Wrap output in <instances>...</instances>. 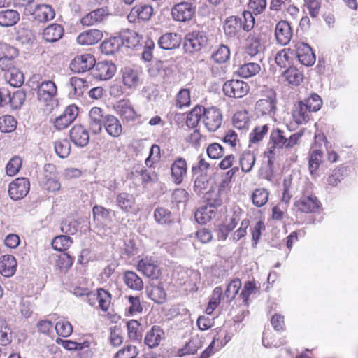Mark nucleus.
Listing matches in <instances>:
<instances>
[{"mask_svg": "<svg viewBox=\"0 0 358 358\" xmlns=\"http://www.w3.org/2000/svg\"><path fill=\"white\" fill-rule=\"evenodd\" d=\"M76 294H78L79 296H82L84 294L87 295V296L89 298V303L92 306L93 305V303L92 302V301L94 300V299H97L99 301V308L103 311H107L109 308V306L110 304V298H111L110 294L107 291L104 290L103 289H98L96 295L90 294L87 292H85V293L84 292H82V293L76 292Z\"/></svg>", "mask_w": 358, "mask_h": 358, "instance_id": "22", "label": "nucleus"}, {"mask_svg": "<svg viewBox=\"0 0 358 358\" xmlns=\"http://www.w3.org/2000/svg\"><path fill=\"white\" fill-rule=\"evenodd\" d=\"M262 47L258 34H250L247 40L246 53L250 57H255L260 54Z\"/></svg>", "mask_w": 358, "mask_h": 358, "instance_id": "38", "label": "nucleus"}, {"mask_svg": "<svg viewBox=\"0 0 358 358\" xmlns=\"http://www.w3.org/2000/svg\"><path fill=\"white\" fill-rule=\"evenodd\" d=\"M116 72V66L111 62L103 61L95 63L93 76L101 80L110 79Z\"/></svg>", "mask_w": 358, "mask_h": 358, "instance_id": "11", "label": "nucleus"}, {"mask_svg": "<svg viewBox=\"0 0 358 358\" xmlns=\"http://www.w3.org/2000/svg\"><path fill=\"white\" fill-rule=\"evenodd\" d=\"M230 57L229 48L224 45H221L217 50L213 52L211 55L212 59L216 63H224Z\"/></svg>", "mask_w": 358, "mask_h": 358, "instance_id": "51", "label": "nucleus"}, {"mask_svg": "<svg viewBox=\"0 0 358 358\" xmlns=\"http://www.w3.org/2000/svg\"><path fill=\"white\" fill-rule=\"evenodd\" d=\"M30 189L29 181L26 178H17L9 185L8 193L13 200H19L24 198Z\"/></svg>", "mask_w": 358, "mask_h": 358, "instance_id": "6", "label": "nucleus"}, {"mask_svg": "<svg viewBox=\"0 0 358 358\" xmlns=\"http://www.w3.org/2000/svg\"><path fill=\"white\" fill-rule=\"evenodd\" d=\"M275 108V99L272 97L260 99L255 104L257 113H259L262 115H268L271 116L274 115Z\"/></svg>", "mask_w": 358, "mask_h": 358, "instance_id": "33", "label": "nucleus"}, {"mask_svg": "<svg viewBox=\"0 0 358 358\" xmlns=\"http://www.w3.org/2000/svg\"><path fill=\"white\" fill-rule=\"evenodd\" d=\"M283 76L289 84L294 86L299 85L303 80V73L295 67H290L285 71Z\"/></svg>", "mask_w": 358, "mask_h": 358, "instance_id": "42", "label": "nucleus"}, {"mask_svg": "<svg viewBox=\"0 0 358 358\" xmlns=\"http://www.w3.org/2000/svg\"><path fill=\"white\" fill-rule=\"evenodd\" d=\"M57 91V86L53 81H43L38 85V99L42 102H48L56 96Z\"/></svg>", "mask_w": 358, "mask_h": 358, "instance_id": "17", "label": "nucleus"}, {"mask_svg": "<svg viewBox=\"0 0 358 358\" xmlns=\"http://www.w3.org/2000/svg\"><path fill=\"white\" fill-rule=\"evenodd\" d=\"M137 269L145 277L157 279L161 275L160 264L155 257H145L141 259L137 265Z\"/></svg>", "mask_w": 358, "mask_h": 358, "instance_id": "2", "label": "nucleus"}, {"mask_svg": "<svg viewBox=\"0 0 358 358\" xmlns=\"http://www.w3.org/2000/svg\"><path fill=\"white\" fill-rule=\"evenodd\" d=\"M113 108L122 120L132 121L136 119L137 114L129 100H120L114 105Z\"/></svg>", "mask_w": 358, "mask_h": 358, "instance_id": "13", "label": "nucleus"}, {"mask_svg": "<svg viewBox=\"0 0 358 358\" xmlns=\"http://www.w3.org/2000/svg\"><path fill=\"white\" fill-rule=\"evenodd\" d=\"M71 243L72 240L69 236L61 235L52 240V246L55 250L63 251L67 250Z\"/></svg>", "mask_w": 358, "mask_h": 358, "instance_id": "54", "label": "nucleus"}, {"mask_svg": "<svg viewBox=\"0 0 358 358\" xmlns=\"http://www.w3.org/2000/svg\"><path fill=\"white\" fill-rule=\"evenodd\" d=\"M117 206L124 212L136 213L138 210L136 208L134 196L127 192H121L116 196Z\"/></svg>", "mask_w": 358, "mask_h": 358, "instance_id": "24", "label": "nucleus"}, {"mask_svg": "<svg viewBox=\"0 0 358 358\" xmlns=\"http://www.w3.org/2000/svg\"><path fill=\"white\" fill-rule=\"evenodd\" d=\"M71 141L78 147L86 146L90 141V134L87 129L83 125L77 124L70 130Z\"/></svg>", "mask_w": 358, "mask_h": 358, "instance_id": "18", "label": "nucleus"}, {"mask_svg": "<svg viewBox=\"0 0 358 358\" xmlns=\"http://www.w3.org/2000/svg\"><path fill=\"white\" fill-rule=\"evenodd\" d=\"M310 113L311 112L303 104V102L301 101L293 110L292 117L297 124H302L309 120Z\"/></svg>", "mask_w": 358, "mask_h": 358, "instance_id": "36", "label": "nucleus"}, {"mask_svg": "<svg viewBox=\"0 0 358 358\" xmlns=\"http://www.w3.org/2000/svg\"><path fill=\"white\" fill-rule=\"evenodd\" d=\"M92 212L94 219L97 221H107L110 220L111 210L110 209L96 205L93 207Z\"/></svg>", "mask_w": 358, "mask_h": 358, "instance_id": "61", "label": "nucleus"}, {"mask_svg": "<svg viewBox=\"0 0 358 358\" xmlns=\"http://www.w3.org/2000/svg\"><path fill=\"white\" fill-rule=\"evenodd\" d=\"M78 115V108L76 105H70L66 108L62 115L54 120V127L57 130H62L71 124Z\"/></svg>", "mask_w": 358, "mask_h": 358, "instance_id": "9", "label": "nucleus"}, {"mask_svg": "<svg viewBox=\"0 0 358 358\" xmlns=\"http://www.w3.org/2000/svg\"><path fill=\"white\" fill-rule=\"evenodd\" d=\"M295 54L299 62L304 66H312L315 62L311 48L303 42H297L295 44Z\"/></svg>", "mask_w": 358, "mask_h": 358, "instance_id": "12", "label": "nucleus"}, {"mask_svg": "<svg viewBox=\"0 0 358 358\" xmlns=\"http://www.w3.org/2000/svg\"><path fill=\"white\" fill-rule=\"evenodd\" d=\"M224 94L231 98H242L249 92L248 83L240 80H230L224 83L222 87Z\"/></svg>", "mask_w": 358, "mask_h": 358, "instance_id": "3", "label": "nucleus"}, {"mask_svg": "<svg viewBox=\"0 0 358 358\" xmlns=\"http://www.w3.org/2000/svg\"><path fill=\"white\" fill-rule=\"evenodd\" d=\"M322 152L320 150H313L309 155L308 168L311 175L316 173L320 164L322 162Z\"/></svg>", "mask_w": 358, "mask_h": 358, "instance_id": "43", "label": "nucleus"}, {"mask_svg": "<svg viewBox=\"0 0 358 358\" xmlns=\"http://www.w3.org/2000/svg\"><path fill=\"white\" fill-rule=\"evenodd\" d=\"M268 126L267 124L257 126L250 134V142L257 143L261 141L268 133Z\"/></svg>", "mask_w": 358, "mask_h": 358, "instance_id": "59", "label": "nucleus"}, {"mask_svg": "<svg viewBox=\"0 0 358 358\" xmlns=\"http://www.w3.org/2000/svg\"><path fill=\"white\" fill-rule=\"evenodd\" d=\"M22 159L19 157H13L7 164L6 167V174L13 176L18 173L22 166Z\"/></svg>", "mask_w": 358, "mask_h": 358, "instance_id": "63", "label": "nucleus"}, {"mask_svg": "<svg viewBox=\"0 0 358 358\" xmlns=\"http://www.w3.org/2000/svg\"><path fill=\"white\" fill-rule=\"evenodd\" d=\"M109 11L106 7L94 10L81 19V23L85 26H92L103 22L108 16Z\"/></svg>", "mask_w": 358, "mask_h": 358, "instance_id": "19", "label": "nucleus"}, {"mask_svg": "<svg viewBox=\"0 0 358 358\" xmlns=\"http://www.w3.org/2000/svg\"><path fill=\"white\" fill-rule=\"evenodd\" d=\"M208 43V36L203 31H193L187 34L185 41V47L190 52L200 50Z\"/></svg>", "mask_w": 358, "mask_h": 358, "instance_id": "5", "label": "nucleus"}, {"mask_svg": "<svg viewBox=\"0 0 358 358\" xmlns=\"http://www.w3.org/2000/svg\"><path fill=\"white\" fill-rule=\"evenodd\" d=\"M260 69L261 68L258 63L248 62L239 67L238 73L243 78H249L255 76L259 72Z\"/></svg>", "mask_w": 358, "mask_h": 358, "instance_id": "44", "label": "nucleus"}, {"mask_svg": "<svg viewBox=\"0 0 358 358\" xmlns=\"http://www.w3.org/2000/svg\"><path fill=\"white\" fill-rule=\"evenodd\" d=\"M124 281L127 286L131 289L139 291L143 288L142 279L134 271H125L124 273Z\"/></svg>", "mask_w": 358, "mask_h": 358, "instance_id": "39", "label": "nucleus"}, {"mask_svg": "<svg viewBox=\"0 0 358 358\" xmlns=\"http://www.w3.org/2000/svg\"><path fill=\"white\" fill-rule=\"evenodd\" d=\"M233 123L234 125L239 129L248 127L249 124L248 112L245 110L236 112L233 117Z\"/></svg>", "mask_w": 358, "mask_h": 358, "instance_id": "57", "label": "nucleus"}, {"mask_svg": "<svg viewBox=\"0 0 358 358\" xmlns=\"http://www.w3.org/2000/svg\"><path fill=\"white\" fill-rule=\"evenodd\" d=\"M239 161L242 171L248 173L252 170L255 163V157L251 152L245 151L241 155Z\"/></svg>", "mask_w": 358, "mask_h": 358, "instance_id": "49", "label": "nucleus"}, {"mask_svg": "<svg viewBox=\"0 0 358 358\" xmlns=\"http://www.w3.org/2000/svg\"><path fill=\"white\" fill-rule=\"evenodd\" d=\"M171 179L176 185H180L187 176V165L182 157L177 158L171 166Z\"/></svg>", "mask_w": 358, "mask_h": 358, "instance_id": "15", "label": "nucleus"}, {"mask_svg": "<svg viewBox=\"0 0 358 358\" xmlns=\"http://www.w3.org/2000/svg\"><path fill=\"white\" fill-rule=\"evenodd\" d=\"M17 262L13 255H3L0 258V273L5 277L12 276L16 270Z\"/></svg>", "mask_w": 358, "mask_h": 358, "instance_id": "32", "label": "nucleus"}, {"mask_svg": "<svg viewBox=\"0 0 358 358\" xmlns=\"http://www.w3.org/2000/svg\"><path fill=\"white\" fill-rule=\"evenodd\" d=\"M203 122L209 131H215L222 124V115L220 110L215 107L204 108Z\"/></svg>", "mask_w": 358, "mask_h": 358, "instance_id": "4", "label": "nucleus"}, {"mask_svg": "<svg viewBox=\"0 0 358 358\" xmlns=\"http://www.w3.org/2000/svg\"><path fill=\"white\" fill-rule=\"evenodd\" d=\"M17 122L11 115L0 117V131L9 133L15 130Z\"/></svg>", "mask_w": 358, "mask_h": 358, "instance_id": "56", "label": "nucleus"}, {"mask_svg": "<svg viewBox=\"0 0 358 358\" xmlns=\"http://www.w3.org/2000/svg\"><path fill=\"white\" fill-rule=\"evenodd\" d=\"M147 294L157 303H162L166 299V292L159 285H152L147 288Z\"/></svg>", "mask_w": 358, "mask_h": 358, "instance_id": "45", "label": "nucleus"}, {"mask_svg": "<svg viewBox=\"0 0 358 358\" xmlns=\"http://www.w3.org/2000/svg\"><path fill=\"white\" fill-rule=\"evenodd\" d=\"M56 154L61 158H65L70 154L71 146L67 140L57 141L55 143Z\"/></svg>", "mask_w": 358, "mask_h": 358, "instance_id": "62", "label": "nucleus"}, {"mask_svg": "<svg viewBox=\"0 0 358 358\" xmlns=\"http://www.w3.org/2000/svg\"><path fill=\"white\" fill-rule=\"evenodd\" d=\"M196 7L189 2H181L175 5L171 10L173 18L179 22L191 20L195 13Z\"/></svg>", "mask_w": 358, "mask_h": 358, "instance_id": "8", "label": "nucleus"}, {"mask_svg": "<svg viewBox=\"0 0 358 358\" xmlns=\"http://www.w3.org/2000/svg\"><path fill=\"white\" fill-rule=\"evenodd\" d=\"M32 14L34 20L38 22H48L52 20L55 16V10L47 4L36 6Z\"/></svg>", "mask_w": 358, "mask_h": 358, "instance_id": "28", "label": "nucleus"}, {"mask_svg": "<svg viewBox=\"0 0 358 358\" xmlns=\"http://www.w3.org/2000/svg\"><path fill=\"white\" fill-rule=\"evenodd\" d=\"M105 115L103 110L99 107H93L88 114V127L93 134H99L103 129Z\"/></svg>", "mask_w": 358, "mask_h": 358, "instance_id": "7", "label": "nucleus"}, {"mask_svg": "<svg viewBox=\"0 0 358 358\" xmlns=\"http://www.w3.org/2000/svg\"><path fill=\"white\" fill-rule=\"evenodd\" d=\"M25 94L21 90H17L12 94L6 89H0V104L10 106L15 109L19 108L23 104Z\"/></svg>", "mask_w": 358, "mask_h": 358, "instance_id": "10", "label": "nucleus"}, {"mask_svg": "<svg viewBox=\"0 0 358 358\" xmlns=\"http://www.w3.org/2000/svg\"><path fill=\"white\" fill-rule=\"evenodd\" d=\"M216 215L215 207L211 204L203 206L195 212V220L201 224L210 222Z\"/></svg>", "mask_w": 358, "mask_h": 358, "instance_id": "30", "label": "nucleus"}, {"mask_svg": "<svg viewBox=\"0 0 358 358\" xmlns=\"http://www.w3.org/2000/svg\"><path fill=\"white\" fill-rule=\"evenodd\" d=\"M154 217L161 224H169L173 221L171 213L164 208H157L154 212Z\"/></svg>", "mask_w": 358, "mask_h": 358, "instance_id": "53", "label": "nucleus"}, {"mask_svg": "<svg viewBox=\"0 0 358 358\" xmlns=\"http://www.w3.org/2000/svg\"><path fill=\"white\" fill-rule=\"evenodd\" d=\"M164 338V332L159 326H153L145 334L144 343L150 348L157 347Z\"/></svg>", "mask_w": 358, "mask_h": 358, "instance_id": "26", "label": "nucleus"}, {"mask_svg": "<svg viewBox=\"0 0 358 358\" xmlns=\"http://www.w3.org/2000/svg\"><path fill=\"white\" fill-rule=\"evenodd\" d=\"M138 355V350L134 345H129L120 350L114 358H136Z\"/></svg>", "mask_w": 358, "mask_h": 358, "instance_id": "64", "label": "nucleus"}, {"mask_svg": "<svg viewBox=\"0 0 358 358\" xmlns=\"http://www.w3.org/2000/svg\"><path fill=\"white\" fill-rule=\"evenodd\" d=\"M294 206L301 212L311 213L320 208V203L313 195L303 196L295 201Z\"/></svg>", "mask_w": 358, "mask_h": 358, "instance_id": "14", "label": "nucleus"}, {"mask_svg": "<svg viewBox=\"0 0 358 358\" xmlns=\"http://www.w3.org/2000/svg\"><path fill=\"white\" fill-rule=\"evenodd\" d=\"M241 287V282L239 279L231 280L227 285L224 294V299H226L227 303H230L238 294Z\"/></svg>", "mask_w": 358, "mask_h": 358, "instance_id": "50", "label": "nucleus"}, {"mask_svg": "<svg viewBox=\"0 0 358 358\" xmlns=\"http://www.w3.org/2000/svg\"><path fill=\"white\" fill-rule=\"evenodd\" d=\"M64 34L63 27L58 24H52L44 29L43 38L47 42H56Z\"/></svg>", "mask_w": 358, "mask_h": 358, "instance_id": "34", "label": "nucleus"}, {"mask_svg": "<svg viewBox=\"0 0 358 358\" xmlns=\"http://www.w3.org/2000/svg\"><path fill=\"white\" fill-rule=\"evenodd\" d=\"M203 345L202 338L199 336H192L185 346L178 351L179 357H182L186 355H194L197 350Z\"/></svg>", "mask_w": 358, "mask_h": 358, "instance_id": "35", "label": "nucleus"}, {"mask_svg": "<svg viewBox=\"0 0 358 358\" xmlns=\"http://www.w3.org/2000/svg\"><path fill=\"white\" fill-rule=\"evenodd\" d=\"M275 36L279 44L282 45L288 44L292 36V31L288 22H279L275 26Z\"/></svg>", "mask_w": 358, "mask_h": 358, "instance_id": "23", "label": "nucleus"}, {"mask_svg": "<svg viewBox=\"0 0 358 358\" xmlns=\"http://www.w3.org/2000/svg\"><path fill=\"white\" fill-rule=\"evenodd\" d=\"M107 134L114 138L119 137L122 131V127L120 120L114 115L107 114L105 115L103 126Z\"/></svg>", "mask_w": 358, "mask_h": 358, "instance_id": "27", "label": "nucleus"}, {"mask_svg": "<svg viewBox=\"0 0 358 358\" xmlns=\"http://www.w3.org/2000/svg\"><path fill=\"white\" fill-rule=\"evenodd\" d=\"M6 80L13 87H19L24 83V75L17 69L13 68L5 73Z\"/></svg>", "mask_w": 358, "mask_h": 358, "instance_id": "40", "label": "nucleus"}, {"mask_svg": "<svg viewBox=\"0 0 358 358\" xmlns=\"http://www.w3.org/2000/svg\"><path fill=\"white\" fill-rule=\"evenodd\" d=\"M103 38L101 31L92 29L80 33L77 37V42L82 45H92L99 42Z\"/></svg>", "mask_w": 358, "mask_h": 358, "instance_id": "21", "label": "nucleus"}, {"mask_svg": "<svg viewBox=\"0 0 358 358\" xmlns=\"http://www.w3.org/2000/svg\"><path fill=\"white\" fill-rule=\"evenodd\" d=\"M303 102L310 112L318 111L322 106V99L315 93L311 94L310 96Z\"/></svg>", "mask_w": 358, "mask_h": 358, "instance_id": "55", "label": "nucleus"}, {"mask_svg": "<svg viewBox=\"0 0 358 358\" xmlns=\"http://www.w3.org/2000/svg\"><path fill=\"white\" fill-rule=\"evenodd\" d=\"M181 37L176 33H166L158 40L159 47L164 50H172L180 46Z\"/></svg>", "mask_w": 358, "mask_h": 358, "instance_id": "29", "label": "nucleus"}, {"mask_svg": "<svg viewBox=\"0 0 358 358\" xmlns=\"http://www.w3.org/2000/svg\"><path fill=\"white\" fill-rule=\"evenodd\" d=\"M269 193L264 188L256 189L252 194L251 199L252 203L257 207L264 206L268 199Z\"/></svg>", "mask_w": 358, "mask_h": 358, "instance_id": "48", "label": "nucleus"}, {"mask_svg": "<svg viewBox=\"0 0 358 358\" xmlns=\"http://www.w3.org/2000/svg\"><path fill=\"white\" fill-rule=\"evenodd\" d=\"M271 141L273 148H286L287 136L285 132L280 129H273L271 133Z\"/></svg>", "mask_w": 358, "mask_h": 358, "instance_id": "47", "label": "nucleus"}, {"mask_svg": "<svg viewBox=\"0 0 358 358\" xmlns=\"http://www.w3.org/2000/svg\"><path fill=\"white\" fill-rule=\"evenodd\" d=\"M79 223L72 217H66L61 222L60 229L62 233L73 235L78 231Z\"/></svg>", "mask_w": 358, "mask_h": 358, "instance_id": "52", "label": "nucleus"}, {"mask_svg": "<svg viewBox=\"0 0 358 358\" xmlns=\"http://www.w3.org/2000/svg\"><path fill=\"white\" fill-rule=\"evenodd\" d=\"M292 53L289 49H283L280 50L275 57L276 64L280 68H285L290 64Z\"/></svg>", "mask_w": 358, "mask_h": 358, "instance_id": "58", "label": "nucleus"}, {"mask_svg": "<svg viewBox=\"0 0 358 358\" xmlns=\"http://www.w3.org/2000/svg\"><path fill=\"white\" fill-rule=\"evenodd\" d=\"M153 13V8L150 5H138L134 6L128 15L130 22H134L136 19L143 21L150 20Z\"/></svg>", "mask_w": 358, "mask_h": 358, "instance_id": "25", "label": "nucleus"}, {"mask_svg": "<svg viewBox=\"0 0 358 358\" xmlns=\"http://www.w3.org/2000/svg\"><path fill=\"white\" fill-rule=\"evenodd\" d=\"M122 45H123V41L121 38H110L101 43V50L105 55H113L120 50Z\"/></svg>", "mask_w": 358, "mask_h": 358, "instance_id": "37", "label": "nucleus"}, {"mask_svg": "<svg viewBox=\"0 0 358 358\" xmlns=\"http://www.w3.org/2000/svg\"><path fill=\"white\" fill-rule=\"evenodd\" d=\"M70 86L72 88L70 94L74 97L81 96L88 87L87 82L78 77H72L70 79Z\"/></svg>", "mask_w": 358, "mask_h": 358, "instance_id": "41", "label": "nucleus"}, {"mask_svg": "<svg viewBox=\"0 0 358 358\" xmlns=\"http://www.w3.org/2000/svg\"><path fill=\"white\" fill-rule=\"evenodd\" d=\"M255 17L251 12L244 10L241 17H228L224 22L223 29L226 35L229 37L236 36L242 29L250 31L254 27Z\"/></svg>", "mask_w": 358, "mask_h": 358, "instance_id": "1", "label": "nucleus"}, {"mask_svg": "<svg viewBox=\"0 0 358 358\" xmlns=\"http://www.w3.org/2000/svg\"><path fill=\"white\" fill-rule=\"evenodd\" d=\"M204 113V107L196 106H195L189 113H188L186 124L187 127L194 128L195 127Z\"/></svg>", "mask_w": 358, "mask_h": 358, "instance_id": "46", "label": "nucleus"}, {"mask_svg": "<svg viewBox=\"0 0 358 358\" xmlns=\"http://www.w3.org/2000/svg\"><path fill=\"white\" fill-rule=\"evenodd\" d=\"M122 82L127 88L134 89L141 83L140 71L129 66L122 69Z\"/></svg>", "mask_w": 358, "mask_h": 358, "instance_id": "20", "label": "nucleus"}, {"mask_svg": "<svg viewBox=\"0 0 358 358\" xmlns=\"http://www.w3.org/2000/svg\"><path fill=\"white\" fill-rule=\"evenodd\" d=\"M95 59L90 54H85L76 57L71 63L72 70L76 72H85L94 68Z\"/></svg>", "mask_w": 358, "mask_h": 358, "instance_id": "16", "label": "nucleus"}, {"mask_svg": "<svg viewBox=\"0 0 358 358\" xmlns=\"http://www.w3.org/2000/svg\"><path fill=\"white\" fill-rule=\"evenodd\" d=\"M20 20L19 12L13 9L0 10V27H10L15 25Z\"/></svg>", "mask_w": 358, "mask_h": 358, "instance_id": "31", "label": "nucleus"}, {"mask_svg": "<svg viewBox=\"0 0 358 358\" xmlns=\"http://www.w3.org/2000/svg\"><path fill=\"white\" fill-rule=\"evenodd\" d=\"M121 39L128 48H135L140 44L142 38L134 31H128Z\"/></svg>", "mask_w": 358, "mask_h": 358, "instance_id": "60", "label": "nucleus"}]
</instances>
